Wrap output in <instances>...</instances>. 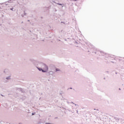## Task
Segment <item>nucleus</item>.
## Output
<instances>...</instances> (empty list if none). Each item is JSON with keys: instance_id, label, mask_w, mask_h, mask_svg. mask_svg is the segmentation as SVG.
Instances as JSON below:
<instances>
[{"instance_id": "3", "label": "nucleus", "mask_w": 124, "mask_h": 124, "mask_svg": "<svg viewBox=\"0 0 124 124\" xmlns=\"http://www.w3.org/2000/svg\"><path fill=\"white\" fill-rule=\"evenodd\" d=\"M75 106H76L77 108H78L79 107V106L78 105L75 104Z\"/></svg>"}, {"instance_id": "10", "label": "nucleus", "mask_w": 124, "mask_h": 124, "mask_svg": "<svg viewBox=\"0 0 124 124\" xmlns=\"http://www.w3.org/2000/svg\"><path fill=\"white\" fill-rule=\"evenodd\" d=\"M77 113L78 114V110H77Z\"/></svg>"}, {"instance_id": "1", "label": "nucleus", "mask_w": 124, "mask_h": 124, "mask_svg": "<svg viewBox=\"0 0 124 124\" xmlns=\"http://www.w3.org/2000/svg\"><path fill=\"white\" fill-rule=\"evenodd\" d=\"M44 66L45 67L44 68V69L38 68V70L40 71H42V72H47V71H48V66L45 64H44Z\"/></svg>"}, {"instance_id": "9", "label": "nucleus", "mask_w": 124, "mask_h": 124, "mask_svg": "<svg viewBox=\"0 0 124 124\" xmlns=\"http://www.w3.org/2000/svg\"><path fill=\"white\" fill-rule=\"evenodd\" d=\"M33 115H34V113H32V116H33Z\"/></svg>"}, {"instance_id": "13", "label": "nucleus", "mask_w": 124, "mask_h": 124, "mask_svg": "<svg viewBox=\"0 0 124 124\" xmlns=\"http://www.w3.org/2000/svg\"><path fill=\"white\" fill-rule=\"evenodd\" d=\"M72 103H73V104H74V103H73V102H72Z\"/></svg>"}, {"instance_id": "2", "label": "nucleus", "mask_w": 124, "mask_h": 124, "mask_svg": "<svg viewBox=\"0 0 124 124\" xmlns=\"http://www.w3.org/2000/svg\"><path fill=\"white\" fill-rule=\"evenodd\" d=\"M75 106H76L77 108H78L79 107V106L78 105L75 104Z\"/></svg>"}, {"instance_id": "11", "label": "nucleus", "mask_w": 124, "mask_h": 124, "mask_svg": "<svg viewBox=\"0 0 124 124\" xmlns=\"http://www.w3.org/2000/svg\"><path fill=\"white\" fill-rule=\"evenodd\" d=\"M70 89H71V90H72V88L71 87V88H70Z\"/></svg>"}, {"instance_id": "12", "label": "nucleus", "mask_w": 124, "mask_h": 124, "mask_svg": "<svg viewBox=\"0 0 124 124\" xmlns=\"http://www.w3.org/2000/svg\"><path fill=\"white\" fill-rule=\"evenodd\" d=\"M1 95L2 96H3V95L2 94H1Z\"/></svg>"}, {"instance_id": "4", "label": "nucleus", "mask_w": 124, "mask_h": 124, "mask_svg": "<svg viewBox=\"0 0 124 124\" xmlns=\"http://www.w3.org/2000/svg\"><path fill=\"white\" fill-rule=\"evenodd\" d=\"M75 106H76L77 108H78L79 107V106L78 105L75 104Z\"/></svg>"}, {"instance_id": "8", "label": "nucleus", "mask_w": 124, "mask_h": 124, "mask_svg": "<svg viewBox=\"0 0 124 124\" xmlns=\"http://www.w3.org/2000/svg\"><path fill=\"white\" fill-rule=\"evenodd\" d=\"M69 111L72 112L73 113H74L73 111H71L70 110H69Z\"/></svg>"}, {"instance_id": "14", "label": "nucleus", "mask_w": 124, "mask_h": 124, "mask_svg": "<svg viewBox=\"0 0 124 124\" xmlns=\"http://www.w3.org/2000/svg\"><path fill=\"white\" fill-rule=\"evenodd\" d=\"M60 5H62V4H60Z\"/></svg>"}, {"instance_id": "5", "label": "nucleus", "mask_w": 124, "mask_h": 124, "mask_svg": "<svg viewBox=\"0 0 124 124\" xmlns=\"http://www.w3.org/2000/svg\"><path fill=\"white\" fill-rule=\"evenodd\" d=\"M56 71H60V69H56Z\"/></svg>"}, {"instance_id": "7", "label": "nucleus", "mask_w": 124, "mask_h": 124, "mask_svg": "<svg viewBox=\"0 0 124 124\" xmlns=\"http://www.w3.org/2000/svg\"><path fill=\"white\" fill-rule=\"evenodd\" d=\"M94 110H96V111H98V109H96L95 108H94Z\"/></svg>"}, {"instance_id": "6", "label": "nucleus", "mask_w": 124, "mask_h": 124, "mask_svg": "<svg viewBox=\"0 0 124 124\" xmlns=\"http://www.w3.org/2000/svg\"><path fill=\"white\" fill-rule=\"evenodd\" d=\"M9 79H10L9 78H6V80H9Z\"/></svg>"}]
</instances>
